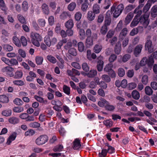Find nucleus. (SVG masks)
I'll return each mask as SVG.
<instances>
[{
  "label": "nucleus",
  "mask_w": 157,
  "mask_h": 157,
  "mask_svg": "<svg viewBox=\"0 0 157 157\" xmlns=\"http://www.w3.org/2000/svg\"><path fill=\"white\" fill-rule=\"evenodd\" d=\"M124 8V5L123 4L120 3L117 5V2H115L111 7V11L113 12V17L117 18L121 14Z\"/></svg>",
  "instance_id": "nucleus-1"
},
{
  "label": "nucleus",
  "mask_w": 157,
  "mask_h": 157,
  "mask_svg": "<svg viewBox=\"0 0 157 157\" xmlns=\"http://www.w3.org/2000/svg\"><path fill=\"white\" fill-rule=\"evenodd\" d=\"M151 36L148 35L146 38V42L145 44V48L148 51L149 53H151L154 51V48L152 46V42L151 40Z\"/></svg>",
  "instance_id": "nucleus-2"
},
{
  "label": "nucleus",
  "mask_w": 157,
  "mask_h": 157,
  "mask_svg": "<svg viewBox=\"0 0 157 157\" xmlns=\"http://www.w3.org/2000/svg\"><path fill=\"white\" fill-rule=\"evenodd\" d=\"M48 140V137L47 135H42L36 138L35 140V143L38 145H42L47 142Z\"/></svg>",
  "instance_id": "nucleus-3"
},
{
  "label": "nucleus",
  "mask_w": 157,
  "mask_h": 157,
  "mask_svg": "<svg viewBox=\"0 0 157 157\" xmlns=\"http://www.w3.org/2000/svg\"><path fill=\"white\" fill-rule=\"evenodd\" d=\"M98 38V35L96 33H93L92 37H87L85 44L87 47L92 46L93 45V41Z\"/></svg>",
  "instance_id": "nucleus-4"
},
{
  "label": "nucleus",
  "mask_w": 157,
  "mask_h": 157,
  "mask_svg": "<svg viewBox=\"0 0 157 157\" xmlns=\"http://www.w3.org/2000/svg\"><path fill=\"white\" fill-rule=\"evenodd\" d=\"M149 16V14H147V15H144L143 16H142L139 18V22L145 28L147 27L149 23V20L148 19Z\"/></svg>",
  "instance_id": "nucleus-5"
},
{
  "label": "nucleus",
  "mask_w": 157,
  "mask_h": 157,
  "mask_svg": "<svg viewBox=\"0 0 157 157\" xmlns=\"http://www.w3.org/2000/svg\"><path fill=\"white\" fill-rule=\"evenodd\" d=\"M13 70L14 69L13 68L10 66H7L3 68L2 69V71L4 74L11 77L13 76Z\"/></svg>",
  "instance_id": "nucleus-6"
},
{
  "label": "nucleus",
  "mask_w": 157,
  "mask_h": 157,
  "mask_svg": "<svg viewBox=\"0 0 157 157\" xmlns=\"http://www.w3.org/2000/svg\"><path fill=\"white\" fill-rule=\"evenodd\" d=\"M111 22V18L110 16V12L108 11L106 14L104 25L108 27L110 25Z\"/></svg>",
  "instance_id": "nucleus-7"
},
{
  "label": "nucleus",
  "mask_w": 157,
  "mask_h": 157,
  "mask_svg": "<svg viewBox=\"0 0 157 157\" xmlns=\"http://www.w3.org/2000/svg\"><path fill=\"white\" fill-rule=\"evenodd\" d=\"M143 46L142 44L137 45L135 47L134 51V54L136 57H137L141 52Z\"/></svg>",
  "instance_id": "nucleus-8"
},
{
  "label": "nucleus",
  "mask_w": 157,
  "mask_h": 157,
  "mask_svg": "<svg viewBox=\"0 0 157 157\" xmlns=\"http://www.w3.org/2000/svg\"><path fill=\"white\" fill-rule=\"evenodd\" d=\"M16 136L17 133L16 132L12 133L8 138L6 144L8 145L10 144L11 142L15 140Z\"/></svg>",
  "instance_id": "nucleus-9"
},
{
  "label": "nucleus",
  "mask_w": 157,
  "mask_h": 157,
  "mask_svg": "<svg viewBox=\"0 0 157 157\" xmlns=\"http://www.w3.org/2000/svg\"><path fill=\"white\" fill-rule=\"evenodd\" d=\"M80 140L78 139H76L73 142V148L74 149H78L81 147Z\"/></svg>",
  "instance_id": "nucleus-10"
},
{
  "label": "nucleus",
  "mask_w": 157,
  "mask_h": 157,
  "mask_svg": "<svg viewBox=\"0 0 157 157\" xmlns=\"http://www.w3.org/2000/svg\"><path fill=\"white\" fill-rule=\"evenodd\" d=\"M71 14L68 12L64 11L60 15L59 18L61 20H65L67 18H70Z\"/></svg>",
  "instance_id": "nucleus-11"
},
{
  "label": "nucleus",
  "mask_w": 157,
  "mask_h": 157,
  "mask_svg": "<svg viewBox=\"0 0 157 157\" xmlns=\"http://www.w3.org/2000/svg\"><path fill=\"white\" fill-rule=\"evenodd\" d=\"M128 29L126 28H124L121 30L119 36L120 40H123L126 36L127 33Z\"/></svg>",
  "instance_id": "nucleus-12"
},
{
  "label": "nucleus",
  "mask_w": 157,
  "mask_h": 157,
  "mask_svg": "<svg viewBox=\"0 0 157 157\" xmlns=\"http://www.w3.org/2000/svg\"><path fill=\"white\" fill-rule=\"evenodd\" d=\"M133 17V14L131 12L128 14L124 21V23L126 25H127L130 22Z\"/></svg>",
  "instance_id": "nucleus-13"
},
{
  "label": "nucleus",
  "mask_w": 157,
  "mask_h": 157,
  "mask_svg": "<svg viewBox=\"0 0 157 157\" xmlns=\"http://www.w3.org/2000/svg\"><path fill=\"white\" fill-rule=\"evenodd\" d=\"M95 14L92 11H90L87 13V18L90 21H92L94 20L95 17Z\"/></svg>",
  "instance_id": "nucleus-14"
},
{
  "label": "nucleus",
  "mask_w": 157,
  "mask_h": 157,
  "mask_svg": "<svg viewBox=\"0 0 157 157\" xmlns=\"http://www.w3.org/2000/svg\"><path fill=\"white\" fill-rule=\"evenodd\" d=\"M12 41L13 43L17 47H20L21 46V44L20 40L17 37L14 36L13 37Z\"/></svg>",
  "instance_id": "nucleus-15"
},
{
  "label": "nucleus",
  "mask_w": 157,
  "mask_h": 157,
  "mask_svg": "<svg viewBox=\"0 0 157 157\" xmlns=\"http://www.w3.org/2000/svg\"><path fill=\"white\" fill-rule=\"evenodd\" d=\"M121 44L120 42H118L116 44L114 51L115 53L118 55L121 52Z\"/></svg>",
  "instance_id": "nucleus-16"
},
{
  "label": "nucleus",
  "mask_w": 157,
  "mask_h": 157,
  "mask_svg": "<svg viewBox=\"0 0 157 157\" xmlns=\"http://www.w3.org/2000/svg\"><path fill=\"white\" fill-rule=\"evenodd\" d=\"M65 26L67 29H72L74 26L73 20L70 19L65 23Z\"/></svg>",
  "instance_id": "nucleus-17"
},
{
  "label": "nucleus",
  "mask_w": 157,
  "mask_h": 157,
  "mask_svg": "<svg viewBox=\"0 0 157 157\" xmlns=\"http://www.w3.org/2000/svg\"><path fill=\"white\" fill-rule=\"evenodd\" d=\"M30 37L31 39H37L39 40L40 38H42V37L40 35L34 32H32L30 34Z\"/></svg>",
  "instance_id": "nucleus-18"
},
{
  "label": "nucleus",
  "mask_w": 157,
  "mask_h": 157,
  "mask_svg": "<svg viewBox=\"0 0 157 157\" xmlns=\"http://www.w3.org/2000/svg\"><path fill=\"white\" fill-rule=\"evenodd\" d=\"M103 123L107 128H110L113 125V122L111 119L105 120Z\"/></svg>",
  "instance_id": "nucleus-19"
},
{
  "label": "nucleus",
  "mask_w": 157,
  "mask_h": 157,
  "mask_svg": "<svg viewBox=\"0 0 157 157\" xmlns=\"http://www.w3.org/2000/svg\"><path fill=\"white\" fill-rule=\"evenodd\" d=\"M151 15L152 17H155L157 15V6H154L151 10Z\"/></svg>",
  "instance_id": "nucleus-20"
},
{
  "label": "nucleus",
  "mask_w": 157,
  "mask_h": 157,
  "mask_svg": "<svg viewBox=\"0 0 157 157\" xmlns=\"http://www.w3.org/2000/svg\"><path fill=\"white\" fill-rule=\"evenodd\" d=\"M86 75L89 78H93L97 75V71L96 70H91Z\"/></svg>",
  "instance_id": "nucleus-21"
},
{
  "label": "nucleus",
  "mask_w": 157,
  "mask_h": 157,
  "mask_svg": "<svg viewBox=\"0 0 157 157\" xmlns=\"http://www.w3.org/2000/svg\"><path fill=\"white\" fill-rule=\"evenodd\" d=\"M143 6V5H139L138 7L134 10V13H137L136 16H137V18H139V16L141 15L142 13V11L141 10H140V9Z\"/></svg>",
  "instance_id": "nucleus-22"
},
{
  "label": "nucleus",
  "mask_w": 157,
  "mask_h": 157,
  "mask_svg": "<svg viewBox=\"0 0 157 157\" xmlns=\"http://www.w3.org/2000/svg\"><path fill=\"white\" fill-rule=\"evenodd\" d=\"M132 96L133 98L135 100H138L140 98L139 93L136 90L132 91Z\"/></svg>",
  "instance_id": "nucleus-23"
},
{
  "label": "nucleus",
  "mask_w": 157,
  "mask_h": 157,
  "mask_svg": "<svg viewBox=\"0 0 157 157\" xmlns=\"http://www.w3.org/2000/svg\"><path fill=\"white\" fill-rule=\"evenodd\" d=\"M8 121L10 124H15L19 122V120L17 118L13 117L9 118Z\"/></svg>",
  "instance_id": "nucleus-24"
},
{
  "label": "nucleus",
  "mask_w": 157,
  "mask_h": 157,
  "mask_svg": "<svg viewBox=\"0 0 157 157\" xmlns=\"http://www.w3.org/2000/svg\"><path fill=\"white\" fill-rule=\"evenodd\" d=\"M139 22V18H137V16H135L131 22L130 26L132 28H133L136 26Z\"/></svg>",
  "instance_id": "nucleus-25"
},
{
  "label": "nucleus",
  "mask_w": 157,
  "mask_h": 157,
  "mask_svg": "<svg viewBox=\"0 0 157 157\" xmlns=\"http://www.w3.org/2000/svg\"><path fill=\"white\" fill-rule=\"evenodd\" d=\"M100 7L97 4H94L93 7L92 11L96 14H97L100 13Z\"/></svg>",
  "instance_id": "nucleus-26"
},
{
  "label": "nucleus",
  "mask_w": 157,
  "mask_h": 157,
  "mask_svg": "<svg viewBox=\"0 0 157 157\" xmlns=\"http://www.w3.org/2000/svg\"><path fill=\"white\" fill-rule=\"evenodd\" d=\"M151 6V4L150 3L147 2L144 6L143 9V12L145 13L144 15H147V14L149 13H147V12L148 11L150 7Z\"/></svg>",
  "instance_id": "nucleus-27"
},
{
  "label": "nucleus",
  "mask_w": 157,
  "mask_h": 157,
  "mask_svg": "<svg viewBox=\"0 0 157 157\" xmlns=\"http://www.w3.org/2000/svg\"><path fill=\"white\" fill-rule=\"evenodd\" d=\"M104 62L102 60H99L98 62L97 68L98 71H102L103 67Z\"/></svg>",
  "instance_id": "nucleus-28"
},
{
  "label": "nucleus",
  "mask_w": 157,
  "mask_h": 157,
  "mask_svg": "<svg viewBox=\"0 0 157 157\" xmlns=\"http://www.w3.org/2000/svg\"><path fill=\"white\" fill-rule=\"evenodd\" d=\"M3 48L4 50L6 52H10L13 50V47L8 44H4L3 46Z\"/></svg>",
  "instance_id": "nucleus-29"
},
{
  "label": "nucleus",
  "mask_w": 157,
  "mask_h": 157,
  "mask_svg": "<svg viewBox=\"0 0 157 157\" xmlns=\"http://www.w3.org/2000/svg\"><path fill=\"white\" fill-rule=\"evenodd\" d=\"M42 11L45 14H48L49 9L48 6L45 3L43 4L41 6Z\"/></svg>",
  "instance_id": "nucleus-30"
},
{
  "label": "nucleus",
  "mask_w": 157,
  "mask_h": 157,
  "mask_svg": "<svg viewBox=\"0 0 157 157\" xmlns=\"http://www.w3.org/2000/svg\"><path fill=\"white\" fill-rule=\"evenodd\" d=\"M102 48L101 45L99 44H97L94 47V51L96 53H98L101 52Z\"/></svg>",
  "instance_id": "nucleus-31"
},
{
  "label": "nucleus",
  "mask_w": 157,
  "mask_h": 157,
  "mask_svg": "<svg viewBox=\"0 0 157 157\" xmlns=\"http://www.w3.org/2000/svg\"><path fill=\"white\" fill-rule=\"evenodd\" d=\"M105 109L109 111H113L115 109V107L113 105H111L108 101L105 104Z\"/></svg>",
  "instance_id": "nucleus-32"
},
{
  "label": "nucleus",
  "mask_w": 157,
  "mask_h": 157,
  "mask_svg": "<svg viewBox=\"0 0 157 157\" xmlns=\"http://www.w3.org/2000/svg\"><path fill=\"white\" fill-rule=\"evenodd\" d=\"M9 101V98L5 95L0 96V102L3 103H7Z\"/></svg>",
  "instance_id": "nucleus-33"
},
{
  "label": "nucleus",
  "mask_w": 157,
  "mask_h": 157,
  "mask_svg": "<svg viewBox=\"0 0 157 157\" xmlns=\"http://www.w3.org/2000/svg\"><path fill=\"white\" fill-rule=\"evenodd\" d=\"M17 18L18 21L21 24H26L27 22L25 19L22 15L20 14H18L17 16Z\"/></svg>",
  "instance_id": "nucleus-34"
},
{
  "label": "nucleus",
  "mask_w": 157,
  "mask_h": 157,
  "mask_svg": "<svg viewBox=\"0 0 157 157\" xmlns=\"http://www.w3.org/2000/svg\"><path fill=\"white\" fill-rule=\"evenodd\" d=\"M113 66L112 63H109L105 66L104 70L106 72H109L110 71L112 70Z\"/></svg>",
  "instance_id": "nucleus-35"
},
{
  "label": "nucleus",
  "mask_w": 157,
  "mask_h": 157,
  "mask_svg": "<svg viewBox=\"0 0 157 157\" xmlns=\"http://www.w3.org/2000/svg\"><path fill=\"white\" fill-rule=\"evenodd\" d=\"M79 38L81 40H83L85 38L86 34L83 29H80L79 31Z\"/></svg>",
  "instance_id": "nucleus-36"
},
{
  "label": "nucleus",
  "mask_w": 157,
  "mask_h": 157,
  "mask_svg": "<svg viewBox=\"0 0 157 157\" xmlns=\"http://www.w3.org/2000/svg\"><path fill=\"white\" fill-rule=\"evenodd\" d=\"M108 30V26L103 25L101 28L100 33L104 35L106 33Z\"/></svg>",
  "instance_id": "nucleus-37"
},
{
  "label": "nucleus",
  "mask_w": 157,
  "mask_h": 157,
  "mask_svg": "<svg viewBox=\"0 0 157 157\" xmlns=\"http://www.w3.org/2000/svg\"><path fill=\"white\" fill-rule=\"evenodd\" d=\"M42 39V38H40L39 40L37 39H31V41L32 43L35 46L37 47H39L40 46V41H41Z\"/></svg>",
  "instance_id": "nucleus-38"
},
{
  "label": "nucleus",
  "mask_w": 157,
  "mask_h": 157,
  "mask_svg": "<svg viewBox=\"0 0 157 157\" xmlns=\"http://www.w3.org/2000/svg\"><path fill=\"white\" fill-rule=\"evenodd\" d=\"M145 94L148 95H151L153 93V90L149 86H146L145 89Z\"/></svg>",
  "instance_id": "nucleus-39"
},
{
  "label": "nucleus",
  "mask_w": 157,
  "mask_h": 157,
  "mask_svg": "<svg viewBox=\"0 0 157 157\" xmlns=\"http://www.w3.org/2000/svg\"><path fill=\"white\" fill-rule=\"evenodd\" d=\"M63 149V146L62 145H58L55 146L53 148V151L55 152L61 151Z\"/></svg>",
  "instance_id": "nucleus-40"
},
{
  "label": "nucleus",
  "mask_w": 157,
  "mask_h": 157,
  "mask_svg": "<svg viewBox=\"0 0 157 157\" xmlns=\"http://www.w3.org/2000/svg\"><path fill=\"white\" fill-rule=\"evenodd\" d=\"M76 6V4L75 3L72 2L68 5L67 8L69 11H72L74 10Z\"/></svg>",
  "instance_id": "nucleus-41"
},
{
  "label": "nucleus",
  "mask_w": 157,
  "mask_h": 157,
  "mask_svg": "<svg viewBox=\"0 0 157 157\" xmlns=\"http://www.w3.org/2000/svg\"><path fill=\"white\" fill-rule=\"evenodd\" d=\"M78 50L81 52L84 51V45L83 43L82 42H80L78 44Z\"/></svg>",
  "instance_id": "nucleus-42"
},
{
  "label": "nucleus",
  "mask_w": 157,
  "mask_h": 157,
  "mask_svg": "<svg viewBox=\"0 0 157 157\" xmlns=\"http://www.w3.org/2000/svg\"><path fill=\"white\" fill-rule=\"evenodd\" d=\"M43 60V58L41 56H37L35 58L36 63L37 65H41Z\"/></svg>",
  "instance_id": "nucleus-43"
},
{
  "label": "nucleus",
  "mask_w": 157,
  "mask_h": 157,
  "mask_svg": "<svg viewBox=\"0 0 157 157\" xmlns=\"http://www.w3.org/2000/svg\"><path fill=\"white\" fill-rule=\"evenodd\" d=\"M63 90L64 92L67 95H69L70 94L71 90L69 87L66 85H64L63 86Z\"/></svg>",
  "instance_id": "nucleus-44"
},
{
  "label": "nucleus",
  "mask_w": 157,
  "mask_h": 157,
  "mask_svg": "<svg viewBox=\"0 0 157 157\" xmlns=\"http://www.w3.org/2000/svg\"><path fill=\"white\" fill-rule=\"evenodd\" d=\"M13 103L16 105L20 106L22 105L24 102L22 101L19 98H16L13 101Z\"/></svg>",
  "instance_id": "nucleus-45"
},
{
  "label": "nucleus",
  "mask_w": 157,
  "mask_h": 157,
  "mask_svg": "<svg viewBox=\"0 0 157 157\" xmlns=\"http://www.w3.org/2000/svg\"><path fill=\"white\" fill-rule=\"evenodd\" d=\"M123 22L122 21L120 20L118 23L116 27L115 30L117 32H119L121 31L122 28Z\"/></svg>",
  "instance_id": "nucleus-46"
},
{
  "label": "nucleus",
  "mask_w": 157,
  "mask_h": 157,
  "mask_svg": "<svg viewBox=\"0 0 157 157\" xmlns=\"http://www.w3.org/2000/svg\"><path fill=\"white\" fill-rule=\"evenodd\" d=\"M37 23L40 27H44L45 25L46 22L44 19L40 18L37 20Z\"/></svg>",
  "instance_id": "nucleus-47"
},
{
  "label": "nucleus",
  "mask_w": 157,
  "mask_h": 157,
  "mask_svg": "<svg viewBox=\"0 0 157 157\" xmlns=\"http://www.w3.org/2000/svg\"><path fill=\"white\" fill-rule=\"evenodd\" d=\"M44 42L48 47L50 46L51 44V40L50 38L48 36H45L44 38Z\"/></svg>",
  "instance_id": "nucleus-48"
},
{
  "label": "nucleus",
  "mask_w": 157,
  "mask_h": 157,
  "mask_svg": "<svg viewBox=\"0 0 157 157\" xmlns=\"http://www.w3.org/2000/svg\"><path fill=\"white\" fill-rule=\"evenodd\" d=\"M11 110H6L2 112V115L6 117L10 116L11 114Z\"/></svg>",
  "instance_id": "nucleus-49"
},
{
  "label": "nucleus",
  "mask_w": 157,
  "mask_h": 157,
  "mask_svg": "<svg viewBox=\"0 0 157 157\" xmlns=\"http://www.w3.org/2000/svg\"><path fill=\"white\" fill-rule=\"evenodd\" d=\"M102 79L106 82H109L111 81L109 76L107 75H103L101 76Z\"/></svg>",
  "instance_id": "nucleus-50"
},
{
  "label": "nucleus",
  "mask_w": 157,
  "mask_h": 157,
  "mask_svg": "<svg viewBox=\"0 0 157 157\" xmlns=\"http://www.w3.org/2000/svg\"><path fill=\"white\" fill-rule=\"evenodd\" d=\"M47 59L48 60L53 63H55L56 62V58L51 55L47 56Z\"/></svg>",
  "instance_id": "nucleus-51"
},
{
  "label": "nucleus",
  "mask_w": 157,
  "mask_h": 157,
  "mask_svg": "<svg viewBox=\"0 0 157 157\" xmlns=\"http://www.w3.org/2000/svg\"><path fill=\"white\" fill-rule=\"evenodd\" d=\"M68 52L69 54L73 56H76L77 55V50L74 48H71L68 50Z\"/></svg>",
  "instance_id": "nucleus-52"
},
{
  "label": "nucleus",
  "mask_w": 157,
  "mask_h": 157,
  "mask_svg": "<svg viewBox=\"0 0 157 157\" xmlns=\"http://www.w3.org/2000/svg\"><path fill=\"white\" fill-rule=\"evenodd\" d=\"M13 110L14 112L19 113L24 111V108L23 107L19 106L15 107L13 108Z\"/></svg>",
  "instance_id": "nucleus-53"
},
{
  "label": "nucleus",
  "mask_w": 157,
  "mask_h": 157,
  "mask_svg": "<svg viewBox=\"0 0 157 157\" xmlns=\"http://www.w3.org/2000/svg\"><path fill=\"white\" fill-rule=\"evenodd\" d=\"M117 56L114 54H112L109 58V61L111 63L116 60Z\"/></svg>",
  "instance_id": "nucleus-54"
},
{
  "label": "nucleus",
  "mask_w": 157,
  "mask_h": 157,
  "mask_svg": "<svg viewBox=\"0 0 157 157\" xmlns=\"http://www.w3.org/2000/svg\"><path fill=\"white\" fill-rule=\"evenodd\" d=\"M148 77L147 75H144L141 79L142 83L145 85H146L148 82Z\"/></svg>",
  "instance_id": "nucleus-55"
},
{
  "label": "nucleus",
  "mask_w": 157,
  "mask_h": 157,
  "mask_svg": "<svg viewBox=\"0 0 157 157\" xmlns=\"http://www.w3.org/2000/svg\"><path fill=\"white\" fill-rule=\"evenodd\" d=\"M35 134L34 131L32 129H29L25 133V135L27 136H31Z\"/></svg>",
  "instance_id": "nucleus-56"
},
{
  "label": "nucleus",
  "mask_w": 157,
  "mask_h": 157,
  "mask_svg": "<svg viewBox=\"0 0 157 157\" xmlns=\"http://www.w3.org/2000/svg\"><path fill=\"white\" fill-rule=\"evenodd\" d=\"M0 8L3 11L6 10V7L4 0H0Z\"/></svg>",
  "instance_id": "nucleus-57"
},
{
  "label": "nucleus",
  "mask_w": 157,
  "mask_h": 157,
  "mask_svg": "<svg viewBox=\"0 0 157 157\" xmlns=\"http://www.w3.org/2000/svg\"><path fill=\"white\" fill-rule=\"evenodd\" d=\"M23 74L21 71H17L15 74L14 78H21Z\"/></svg>",
  "instance_id": "nucleus-58"
},
{
  "label": "nucleus",
  "mask_w": 157,
  "mask_h": 157,
  "mask_svg": "<svg viewBox=\"0 0 157 157\" xmlns=\"http://www.w3.org/2000/svg\"><path fill=\"white\" fill-rule=\"evenodd\" d=\"M18 62L16 59L14 58H12L10 60L9 65H18Z\"/></svg>",
  "instance_id": "nucleus-59"
},
{
  "label": "nucleus",
  "mask_w": 157,
  "mask_h": 157,
  "mask_svg": "<svg viewBox=\"0 0 157 157\" xmlns=\"http://www.w3.org/2000/svg\"><path fill=\"white\" fill-rule=\"evenodd\" d=\"M108 153L107 150L106 148L103 149L101 150V152L99 153L100 157H105Z\"/></svg>",
  "instance_id": "nucleus-60"
},
{
  "label": "nucleus",
  "mask_w": 157,
  "mask_h": 157,
  "mask_svg": "<svg viewBox=\"0 0 157 157\" xmlns=\"http://www.w3.org/2000/svg\"><path fill=\"white\" fill-rule=\"evenodd\" d=\"M82 16V13L80 12H76L75 15V20L77 21H79L81 18Z\"/></svg>",
  "instance_id": "nucleus-61"
},
{
  "label": "nucleus",
  "mask_w": 157,
  "mask_h": 157,
  "mask_svg": "<svg viewBox=\"0 0 157 157\" xmlns=\"http://www.w3.org/2000/svg\"><path fill=\"white\" fill-rule=\"evenodd\" d=\"M21 44L23 46H25L27 45V40L25 37L24 36H21Z\"/></svg>",
  "instance_id": "nucleus-62"
},
{
  "label": "nucleus",
  "mask_w": 157,
  "mask_h": 157,
  "mask_svg": "<svg viewBox=\"0 0 157 157\" xmlns=\"http://www.w3.org/2000/svg\"><path fill=\"white\" fill-rule=\"evenodd\" d=\"M118 74L120 77H123L125 75V71L122 68H119L118 69Z\"/></svg>",
  "instance_id": "nucleus-63"
},
{
  "label": "nucleus",
  "mask_w": 157,
  "mask_h": 157,
  "mask_svg": "<svg viewBox=\"0 0 157 157\" xmlns=\"http://www.w3.org/2000/svg\"><path fill=\"white\" fill-rule=\"evenodd\" d=\"M32 27L36 30L38 31L39 30L40 27L36 21H33L32 22Z\"/></svg>",
  "instance_id": "nucleus-64"
}]
</instances>
